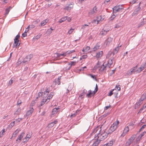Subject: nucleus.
<instances>
[{"label":"nucleus","mask_w":146,"mask_h":146,"mask_svg":"<svg viewBox=\"0 0 146 146\" xmlns=\"http://www.w3.org/2000/svg\"><path fill=\"white\" fill-rule=\"evenodd\" d=\"M47 101V99H46V100H44V99H43L42 100V101L41 102L40 106H42L44 104V103L45 102H46Z\"/></svg>","instance_id":"nucleus-40"},{"label":"nucleus","mask_w":146,"mask_h":146,"mask_svg":"<svg viewBox=\"0 0 146 146\" xmlns=\"http://www.w3.org/2000/svg\"><path fill=\"white\" fill-rule=\"evenodd\" d=\"M141 100H143L146 98V96L145 97V95L144 94L142 95V96L141 97Z\"/></svg>","instance_id":"nucleus-50"},{"label":"nucleus","mask_w":146,"mask_h":146,"mask_svg":"<svg viewBox=\"0 0 146 146\" xmlns=\"http://www.w3.org/2000/svg\"><path fill=\"white\" fill-rule=\"evenodd\" d=\"M103 54V52L101 51L97 53L96 56L97 58H99L102 56Z\"/></svg>","instance_id":"nucleus-27"},{"label":"nucleus","mask_w":146,"mask_h":146,"mask_svg":"<svg viewBox=\"0 0 146 146\" xmlns=\"http://www.w3.org/2000/svg\"><path fill=\"white\" fill-rule=\"evenodd\" d=\"M51 30H52L50 29H48L46 32V33L49 35L50 34L52 33Z\"/></svg>","instance_id":"nucleus-46"},{"label":"nucleus","mask_w":146,"mask_h":146,"mask_svg":"<svg viewBox=\"0 0 146 146\" xmlns=\"http://www.w3.org/2000/svg\"><path fill=\"white\" fill-rule=\"evenodd\" d=\"M89 75L92 78L94 79H96V78L95 75H93L91 74H90Z\"/></svg>","instance_id":"nucleus-58"},{"label":"nucleus","mask_w":146,"mask_h":146,"mask_svg":"<svg viewBox=\"0 0 146 146\" xmlns=\"http://www.w3.org/2000/svg\"><path fill=\"white\" fill-rule=\"evenodd\" d=\"M88 92L89 93L87 95V97L89 98H90L91 97V95L93 94V92H92L91 90H89L88 91Z\"/></svg>","instance_id":"nucleus-32"},{"label":"nucleus","mask_w":146,"mask_h":146,"mask_svg":"<svg viewBox=\"0 0 146 146\" xmlns=\"http://www.w3.org/2000/svg\"><path fill=\"white\" fill-rule=\"evenodd\" d=\"M54 95V94L53 93L51 92L50 93L49 95L48 96L46 99H47V100L48 99V100L50 99L51 98H52V96Z\"/></svg>","instance_id":"nucleus-33"},{"label":"nucleus","mask_w":146,"mask_h":146,"mask_svg":"<svg viewBox=\"0 0 146 146\" xmlns=\"http://www.w3.org/2000/svg\"><path fill=\"white\" fill-rule=\"evenodd\" d=\"M97 136H98V139H99L98 140L101 141H102L106 138L108 135L110 134L108 133V132H104L102 134H100L99 133H97Z\"/></svg>","instance_id":"nucleus-2"},{"label":"nucleus","mask_w":146,"mask_h":146,"mask_svg":"<svg viewBox=\"0 0 146 146\" xmlns=\"http://www.w3.org/2000/svg\"><path fill=\"white\" fill-rule=\"evenodd\" d=\"M98 88H95V90L93 91V95H94L96 92L98 91Z\"/></svg>","instance_id":"nucleus-62"},{"label":"nucleus","mask_w":146,"mask_h":146,"mask_svg":"<svg viewBox=\"0 0 146 146\" xmlns=\"http://www.w3.org/2000/svg\"><path fill=\"white\" fill-rule=\"evenodd\" d=\"M142 137H141V136L140 135L136 139V141H139L141 139Z\"/></svg>","instance_id":"nucleus-57"},{"label":"nucleus","mask_w":146,"mask_h":146,"mask_svg":"<svg viewBox=\"0 0 146 146\" xmlns=\"http://www.w3.org/2000/svg\"><path fill=\"white\" fill-rule=\"evenodd\" d=\"M100 142V140L97 139V140L92 144V146H98Z\"/></svg>","instance_id":"nucleus-28"},{"label":"nucleus","mask_w":146,"mask_h":146,"mask_svg":"<svg viewBox=\"0 0 146 146\" xmlns=\"http://www.w3.org/2000/svg\"><path fill=\"white\" fill-rule=\"evenodd\" d=\"M113 144V140H112L106 144L107 146H112Z\"/></svg>","instance_id":"nucleus-34"},{"label":"nucleus","mask_w":146,"mask_h":146,"mask_svg":"<svg viewBox=\"0 0 146 146\" xmlns=\"http://www.w3.org/2000/svg\"><path fill=\"white\" fill-rule=\"evenodd\" d=\"M116 16L114 15H113L110 18V20L111 21H112L115 18Z\"/></svg>","instance_id":"nucleus-45"},{"label":"nucleus","mask_w":146,"mask_h":146,"mask_svg":"<svg viewBox=\"0 0 146 146\" xmlns=\"http://www.w3.org/2000/svg\"><path fill=\"white\" fill-rule=\"evenodd\" d=\"M13 78H12L11 79L9 80V86H11L13 83Z\"/></svg>","instance_id":"nucleus-43"},{"label":"nucleus","mask_w":146,"mask_h":146,"mask_svg":"<svg viewBox=\"0 0 146 146\" xmlns=\"http://www.w3.org/2000/svg\"><path fill=\"white\" fill-rule=\"evenodd\" d=\"M21 109L20 108H18L17 111L14 113V115H19L20 113Z\"/></svg>","instance_id":"nucleus-31"},{"label":"nucleus","mask_w":146,"mask_h":146,"mask_svg":"<svg viewBox=\"0 0 146 146\" xmlns=\"http://www.w3.org/2000/svg\"><path fill=\"white\" fill-rule=\"evenodd\" d=\"M68 17L66 16L64 17L61 18L59 21L58 22L60 23H62L64 21L66 20L67 19Z\"/></svg>","instance_id":"nucleus-22"},{"label":"nucleus","mask_w":146,"mask_h":146,"mask_svg":"<svg viewBox=\"0 0 146 146\" xmlns=\"http://www.w3.org/2000/svg\"><path fill=\"white\" fill-rule=\"evenodd\" d=\"M35 27V26L33 25H29L28 27L29 28H31V29L34 28Z\"/></svg>","instance_id":"nucleus-54"},{"label":"nucleus","mask_w":146,"mask_h":146,"mask_svg":"<svg viewBox=\"0 0 146 146\" xmlns=\"http://www.w3.org/2000/svg\"><path fill=\"white\" fill-rule=\"evenodd\" d=\"M48 92H44V94H42V96H44V97L45 96H46L48 95Z\"/></svg>","instance_id":"nucleus-53"},{"label":"nucleus","mask_w":146,"mask_h":146,"mask_svg":"<svg viewBox=\"0 0 146 146\" xmlns=\"http://www.w3.org/2000/svg\"><path fill=\"white\" fill-rule=\"evenodd\" d=\"M48 19H46L42 21L40 23V25L41 26H43L45 25L46 23L48 21Z\"/></svg>","instance_id":"nucleus-21"},{"label":"nucleus","mask_w":146,"mask_h":146,"mask_svg":"<svg viewBox=\"0 0 146 146\" xmlns=\"http://www.w3.org/2000/svg\"><path fill=\"white\" fill-rule=\"evenodd\" d=\"M34 109L33 108H30V110H28L26 113L27 116H29L31 115L34 111Z\"/></svg>","instance_id":"nucleus-15"},{"label":"nucleus","mask_w":146,"mask_h":146,"mask_svg":"<svg viewBox=\"0 0 146 146\" xmlns=\"http://www.w3.org/2000/svg\"><path fill=\"white\" fill-rule=\"evenodd\" d=\"M123 7L122 5L115 6L113 8V13H116L117 12H119L123 9Z\"/></svg>","instance_id":"nucleus-4"},{"label":"nucleus","mask_w":146,"mask_h":146,"mask_svg":"<svg viewBox=\"0 0 146 146\" xmlns=\"http://www.w3.org/2000/svg\"><path fill=\"white\" fill-rule=\"evenodd\" d=\"M111 107V106L109 105V106H106L104 108V110H106Z\"/></svg>","instance_id":"nucleus-56"},{"label":"nucleus","mask_w":146,"mask_h":146,"mask_svg":"<svg viewBox=\"0 0 146 146\" xmlns=\"http://www.w3.org/2000/svg\"><path fill=\"white\" fill-rule=\"evenodd\" d=\"M114 59V57L111 58V59L109 60L108 62V63L106 64V67H107L108 68H110V67L111 65L113 63V59Z\"/></svg>","instance_id":"nucleus-8"},{"label":"nucleus","mask_w":146,"mask_h":146,"mask_svg":"<svg viewBox=\"0 0 146 146\" xmlns=\"http://www.w3.org/2000/svg\"><path fill=\"white\" fill-rule=\"evenodd\" d=\"M32 57V55H30L27 56L24 59V60L22 61V62L23 63H25L26 62H27L28 61H29L31 58Z\"/></svg>","instance_id":"nucleus-9"},{"label":"nucleus","mask_w":146,"mask_h":146,"mask_svg":"<svg viewBox=\"0 0 146 146\" xmlns=\"http://www.w3.org/2000/svg\"><path fill=\"white\" fill-rule=\"evenodd\" d=\"M141 8L140 7H138L135 10L134 12L133 13V15H137L138 13V12L140 10Z\"/></svg>","instance_id":"nucleus-24"},{"label":"nucleus","mask_w":146,"mask_h":146,"mask_svg":"<svg viewBox=\"0 0 146 146\" xmlns=\"http://www.w3.org/2000/svg\"><path fill=\"white\" fill-rule=\"evenodd\" d=\"M24 134L25 133H22L18 137L17 139L16 140V141H18L19 142H20L22 138L23 137Z\"/></svg>","instance_id":"nucleus-18"},{"label":"nucleus","mask_w":146,"mask_h":146,"mask_svg":"<svg viewBox=\"0 0 146 146\" xmlns=\"http://www.w3.org/2000/svg\"><path fill=\"white\" fill-rule=\"evenodd\" d=\"M100 46V45L97 44L93 48V51H96V50H97L99 48Z\"/></svg>","instance_id":"nucleus-30"},{"label":"nucleus","mask_w":146,"mask_h":146,"mask_svg":"<svg viewBox=\"0 0 146 146\" xmlns=\"http://www.w3.org/2000/svg\"><path fill=\"white\" fill-rule=\"evenodd\" d=\"M107 31L104 30L103 29L100 33L99 35L101 36H102L104 35H106L107 33Z\"/></svg>","instance_id":"nucleus-19"},{"label":"nucleus","mask_w":146,"mask_h":146,"mask_svg":"<svg viewBox=\"0 0 146 146\" xmlns=\"http://www.w3.org/2000/svg\"><path fill=\"white\" fill-rule=\"evenodd\" d=\"M74 30V29H72V28L70 29V30L68 31V33L69 34H70L72 33L73 32V30Z\"/></svg>","instance_id":"nucleus-49"},{"label":"nucleus","mask_w":146,"mask_h":146,"mask_svg":"<svg viewBox=\"0 0 146 146\" xmlns=\"http://www.w3.org/2000/svg\"><path fill=\"white\" fill-rule=\"evenodd\" d=\"M112 40L113 38L109 37L106 40L105 43L107 45H109L112 42Z\"/></svg>","instance_id":"nucleus-12"},{"label":"nucleus","mask_w":146,"mask_h":146,"mask_svg":"<svg viewBox=\"0 0 146 146\" xmlns=\"http://www.w3.org/2000/svg\"><path fill=\"white\" fill-rule=\"evenodd\" d=\"M89 26V25H87V24H85L82 25V27H81V29H84L85 27H86L88 26Z\"/></svg>","instance_id":"nucleus-48"},{"label":"nucleus","mask_w":146,"mask_h":146,"mask_svg":"<svg viewBox=\"0 0 146 146\" xmlns=\"http://www.w3.org/2000/svg\"><path fill=\"white\" fill-rule=\"evenodd\" d=\"M104 18H102V16L100 15L98 18V22L99 21L103 20L104 19Z\"/></svg>","instance_id":"nucleus-38"},{"label":"nucleus","mask_w":146,"mask_h":146,"mask_svg":"<svg viewBox=\"0 0 146 146\" xmlns=\"http://www.w3.org/2000/svg\"><path fill=\"white\" fill-rule=\"evenodd\" d=\"M73 7V5L72 4H69L68 5V6L64 8V9L66 10L67 11H70L72 8Z\"/></svg>","instance_id":"nucleus-17"},{"label":"nucleus","mask_w":146,"mask_h":146,"mask_svg":"<svg viewBox=\"0 0 146 146\" xmlns=\"http://www.w3.org/2000/svg\"><path fill=\"white\" fill-rule=\"evenodd\" d=\"M121 27V25L120 24V23H118L115 26V28H116V29H118Z\"/></svg>","instance_id":"nucleus-37"},{"label":"nucleus","mask_w":146,"mask_h":146,"mask_svg":"<svg viewBox=\"0 0 146 146\" xmlns=\"http://www.w3.org/2000/svg\"><path fill=\"white\" fill-rule=\"evenodd\" d=\"M129 127L128 126L125 127V128L124 129L123 133L121 134V135L123 136H124L129 131Z\"/></svg>","instance_id":"nucleus-13"},{"label":"nucleus","mask_w":146,"mask_h":146,"mask_svg":"<svg viewBox=\"0 0 146 146\" xmlns=\"http://www.w3.org/2000/svg\"><path fill=\"white\" fill-rule=\"evenodd\" d=\"M59 109V108H55L53 109L52 112V115H54L56 114L58 111V110Z\"/></svg>","instance_id":"nucleus-16"},{"label":"nucleus","mask_w":146,"mask_h":146,"mask_svg":"<svg viewBox=\"0 0 146 146\" xmlns=\"http://www.w3.org/2000/svg\"><path fill=\"white\" fill-rule=\"evenodd\" d=\"M137 67V66L134 67L133 68L131 69L130 71H127V74L128 75H130L134 72L135 70H136Z\"/></svg>","instance_id":"nucleus-7"},{"label":"nucleus","mask_w":146,"mask_h":146,"mask_svg":"<svg viewBox=\"0 0 146 146\" xmlns=\"http://www.w3.org/2000/svg\"><path fill=\"white\" fill-rule=\"evenodd\" d=\"M12 8V7L11 6L9 7L8 8L6 9H5V16H6L9 13V12L10 11V10Z\"/></svg>","instance_id":"nucleus-29"},{"label":"nucleus","mask_w":146,"mask_h":146,"mask_svg":"<svg viewBox=\"0 0 146 146\" xmlns=\"http://www.w3.org/2000/svg\"><path fill=\"white\" fill-rule=\"evenodd\" d=\"M121 46H118L115 48L113 52V55H114L115 54H116L118 52V50L119 49V48L121 47Z\"/></svg>","instance_id":"nucleus-20"},{"label":"nucleus","mask_w":146,"mask_h":146,"mask_svg":"<svg viewBox=\"0 0 146 146\" xmlns=\"http://www.w3.org/2000/svg\"><path fill=\"white\" fill-rule=\"evenodd\" d=\"M76 63V62L75 61L71 62L70 63H69L68 64V65L69 66V67L68 68H66V70H69L72 66H74L75 65Z\"/></svg>","instance_id":"nucleus-14"},{"label":"nucleus","mask_w":146,"mask_h":146,"mask_svg":"<svg viewBox=\"0 0 146 146\" xmlns=\"http://www.w3.org/2000/svg\"><path fill=\"white\" fill-rule=\"evenodd\" d=\"M28 135H27V136L25 138V139L26 140L25 141H24V142H26L29 139V138H30L31 136L30 135H29V137H28Z\"/></svg>","instance_id":"nucleus-42"},{"label":"nucleus","mask_w":146,"mask_h":146,"mask_svg":"<svg viewBox=\"0 0 146 146\" xmlns=\"http://www.w3.org/2000/svg\"><path fill=\"white\" fill-rule=\"evenodd\" d=\"M146 133V131H144L143 133H141V134L140 135L141 136V137H142Z\"/></svg>","instance_id":"nucleus-61"},{"label":"nucleus","mask_w":146,"mask_h":146,"mask_svg":"<svg viewBox=\"0 0 146 146\" xmlns=\"http://www.w3.org/2000/svg\"><path fill=\"white\" fill-rule=\"evenodd\" d=\"M22 103V102L21 101V100H18L17 102V105H19L20 104H21V103Z\"/></svg>","instance_id":"nucleus-60"},{"label":"nucleus","mask_w":146,"mask_h":146,"mask_svg":"<svg viewBox=\"0 0 146 146\" xmlns=\"http://www.w3.org/2000/svg\"><path fill=\"white\" fill-rule=\"evenodd\" d=\"M40 37V35H37L35 37V38L37 40L39 39Z\"/></svg>","instance_id":"nucleus-63"},{"label":"nucleus","mask_w":146,"mask_h":146,"mask_svg":"<svg viewBox=\"0 0 146 146\" xmlns=\"http://www.w3.org/2000/svg\"><path fill=\"white\" fill-rule=\"evenodd\" d=\"M20 130V129H17V130H15V131L14 132L13 134L12 137H15L17 134L19 133V131Z\"/></svg>","instance_id":"nucleus-26"},{"label":"nucleus","mask_w":146,"mask_h":146,"mask_svg":"<svg viewBox=\"0 0 146 146\" xmlns=\"http://www.w3.org/2000/svg\"><path fill=\"white\" fill-rule=\"evenodd\" d=\"M20 36L19 34H18L15 37L14 39V41H15V42H16V40H18V41H20L19 40V38L20 37Z\"/></svg>","instance_id":"nucleus-36"},{"label":"nucleus","mask_w":146,"mask_h":146,"mask_svg":"<svg viewBox=\"0 0 146 146\" xmlns=\"http://www.w3.org/2000/svg\"><path fill=\"white\" fill-rule=\"evenodd\" d=\"M144 24V22L142 21L138 25L137 28H139V27L143 26Z\"/></svg>","instance_id":"nucleus-39"},{"label":"nucleus","mask_w":146,"mask_h":146,"mask_svg":"<svg viewBox=\"0 0 146 146\" xmlns=\"http://www.w3.org/2000/svg\"><path fill=\"white\" fill-rule=\"evenodd\" d=\"M99 62L98 61L96 65L94 66V68L95 69H97L99 67Z\"/></svg>","instance_id":"nucleus-51"},{"label":"nucleus","mask_w":146,"mask_h":146,"mask_svg":"<svg viewBox=\"0 0 146 146\" xmlns=\"http://www.w3.org/2000/svg\"><path fill=\"white\" fill-rule=\"evenodd\" d=\"M115 89L118 90V91H119L120 90V85H116L115 86Z\"/></svg>","instance_id":"nucleus-47"},{"label":"nucleus","mask_w":146,"mask_h":146,"mask_svg":"<svg viewBox=\"0 0 146 146\" xmlns=\"http://www.w3.org/2000/svg\"><path fill=\"white\" fill-rule=\"evenodd\" d=\"M146 67V61L145 63L141 64V66L139 68L137 71L139 73L140 72Z\"/></svg>","instance_id":"nucleus-5"},{"label":"nucleus","mask_w":146,"mask_h":146,"mask_svg":"<svg viewBox=\"0 0 146 146\" xmlns=\"http://www.w3.org/2000/svg\"><path fill=\"white\" fill-rule=\"evenodd\" d=\"M20 44V41L16 40V42H15V41H14V44H13V46L17 48L18 46H19Z\"/></svg>","instance_id":"nucleus-23"},{"label":"nucleus","mask_w":146,"mask_h":146,"mask_svg":"<svg viewBox=\"0 0 146 146\" xmlns=\"http://www.w3.org/2000/svg\"><path fill=\"white\" fill-rule=\"evenodd\" d=\"M67 52H65L63 54H59L58 53H56V54H57V57L59 58L61 56H65L66 55Z\"/></svg>","instance_id":"nucleus-25"},{"label":"nucleus","mask_w":146,"mask_h":146,"mask_svg":"<svg viewBox=\"0 0 146 146\" xmlns=\"http://www.w3.org/2000/svg\"><path fill=\"white\" fill-rule=\"evenodd\" d=\"M54 123L52 122L48 124V126L49 127H52L54 126Z\"/></svg>","instance_id":"nucleus-59"},{"label":"nucleus","mask_w":146,"mask_h":146,"mask_svg":"<svg viewBox=\"0 0 146 146\" xmlns=\"http://www.w3.org/2000/svg\"><path fill=\"white\" fill-rule=\"evenodd\" d=\"M136 1L137 0H133L130 2V4H131L132 5L136 3Z\"/></svg>","instance_id":"nucleus-52"},{"label":"nucleus","mask_w":146,"mask_h":146,"mask_svg":"<svg viewBox=\"0 0 146 146\" xmlns=\"http://www.w3.org/2000/svg\"><path fill=\"white\" fill-rule=\"evenodd\" d=\"M97 8L96 6L94 7L92 10H90L88 12V15L90 17H93L95 15L97 11Z\"/></svg>","instance_id":"nucleus-3"},{"label":"nucleus","mask_w":146,"mask_h":146,"mask_svg":"<svg viewBox=\"0 0 146 146\" xmlns=\"http://www.w3.org/2000/svg\"><path fill=\"white\" fill-rule=\"evenodd\" d=\"M84 48L85 49L86 51L87 52L90 49V48L89 46H87L86 47H85Z\"/></svg>","instance_id":"nucleus-55"},{"label":"nucleus","mask_w":146,"mask_h":146,"mask_svg":"<svg viewBox=\"0 0 146 146\" xmlns=\"http://www.w3.org/2000/svg\"><path fill=\"white\" fill-rule=\"evenodd\" d=\"M112 53V52L110 51L108 52V54H107L106 56V58H109V57L111 56V54Z\"/></svg>","instance_id":"nucleus-44"},{"label":"nucleus","mask_w":146,"mask_h":146,"mask_svg":"<svg viewBox=\"0 0 146 146\" xmlns=\"http://www.w3.org/2000/svg\"><path fill=\"white\" fill-rule=\"evenodd\" d=\"M108 68V67H106V65L105 64V66L104 63L99 69V70L100 72H102L106 70V68Z\"/></svg>","instance_id":"nucleus-11"},{"label":"nucleus","mask_w":146,"mask_h":146,"mask_svg":"<svg viewBox=\"0 0 146 146\" xmlns=\"http://www.w3.org/2000/svg\"><path fill=\"white\" fill-rule=\"evenodd\" d=\"M143 100H141V98L140 100H139V101L137 102V105H139L143 103Z\"/></svg>","instance_id":"nucleus-41"},{"label":"nucleus","mask_w":146,"mask_h":146,"mask_svg":"<svg viewBox=\"0 0 146 146\" xmlns=\"http://www.w3.org/2000/svg\"><path fill=\"white\" fill-rule=\"evenodd\" d=\"M119 123V121L118 120H117L116 122L114 123L108 130V133L111 134L112 132L115 131Z\"/></svg>","instance_id":"nucleus-1"},{"label":"nucleus","mask_w":146,"mask_h":146,"mask_svg":"<svg viewBox=\"0 0 146 146\" xmlns=\"http://www.w3.org/2000/svg\"><path fill=\"white\" fill-rule=\"evenodd\" d=\"M54 83H55V85H56L57 84H58V85H59L60 84V82L59 81V78L58 79L56 80H55L53 82Z\"/></svg>","instance_id":"nucleus-35"},{"label":"nucleus","mask_w":146,"mask_h":146,"mask_svg":"<svg viewBox=\"0 0 146 146\" xmlns=\"http://www.w3.org/2000/svg\"><path fill=\"white\" fill-rule=\"evenodd\" d=\"M68 89L70 90H71L72 88V86L71 85H69L68 86Z\"/></svg>","instance_id":"nucleus-64"},{"label":"nucleus","mask_w":146,"mask_h":146,"mask_svg":"<svg viewBox=\"0 0 146 146\" xmlns=\"http://www.w3.org/2000/svg\"><path fill=\"white\" fill-rule=\"evenodd\" d=\"M101 131V129H98L97 128H96L95 129H94L93 132V133H96V134L95 135V137H98V136H97V133H100V132ZM98 139H98V137H97Z\"/></svg>","instance_id":"nucleus-10"},{"label":"nucleus","mask_w":146,"mask_h":146,"mask_svg":"<svg viewBox=\"0 0 146 146\" xmlns=\"http://www.w3.org/2000/svg\"><path fill=\"white\" fill-rule=\"evenodd\" d=\"M136 135H133L128 140V141L126 143V144L127 145H129L132 142L133 140L136 137Z\"/></svg>","instance_id":"nucleus-6"}]
</instances>
